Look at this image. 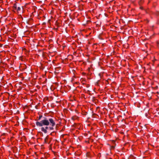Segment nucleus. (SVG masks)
<instances>
[{
	"label": "nucleus",
	"instance_id": "4",
	"mask_svg": "<svg viewBox=\"0 0 159 159\" xmlns=\"http://www.w3.org/2000/svg\"><path fill=\"white\" fill-rule=\"evenodd\" d=\"M53 126H52V127H49V129L50 130H53L54 129Z\"/></svg>",
	"mask_w": 159,
	"mask_h": 159
},
{
	"label": "nucleus",
	"instance_id": "5",
	"mask_svg": "<svg viewBox=\"0 0 159 159\" xmlns=\"http://www.w3.org/2000/svg\"><path fill=\"white\" fill-rule=\"evenodd\" d=\"M21 8L20 7H18L17 9V10L18 11H19L20 10Z\"/></svg>",
	"mask_w": 159,
	"mask_h": 159
},
{
	"label": "nucleus",
	"instance_id": "9",
	"mask_svg": "<svg viewBox=\"0 0 159 159\" xmlns=\"http://www.w3.org/2000/svg\"><path fill=\"white\" fill-rule=\"evenodd\" d=\"M37 106H35V107L36 109H37Z\"/></svg>",
	"mask_w": 159,
	"mask_h": 159
},
{
	"label": "nucleus",
	"instance_id": "7",
	"mask_svg": "<svg viewBox=\"0 0 159 159\" xmlns=\"http://www.w3.org/2000/svg\"><path fill=\"white\" fill-rule=\"evenodd\" d=\"M47 139V138H45V142H46V139Z\"/></svg>",
	"mask_w": 159,
	"mask_h": 159
},
{
	"label": "nucleus",
	"instance_id": "3",
	"mask_svg": "<svg viewBox=\"0 0 159 159\" xmlns=\"http://www.w3.org/2000/svg\"><path fill=\"white\" fill-rule=\"evenodd\" d=\"M13 8L15 9H16L17 8V5L16 3H15L13 5Z\"/></svg>",
	"mask_w": 159,
	"mask_h": 159
},
{
	"label": "nucleus",
	"instance_id": "2",
	"mask_svg": "<svg viewBox=\"0 0 159 159\" xmlns=\"http://www.w3.org/2000/svg\"><path fill=\"white\" fill-rule=\"evenodd\" d=\"M49 129V127L47 126L45 128L42 127L41 128V130L44 133H47V129Z\"/></svg>",
	"mask_w": 159,
	"mask_h": 159
},
{
	"label": "nucleus",
	"instance_id": "6",
	"mask_svg": "<svg viewBox=\"0 0 159 159\" xmlns=\"http://www.w3.org/2000/svg\"><path fill=\"white\" fill-rule=\"evenodd\" d=\"M89 22H90L89 20H87L86 21V24H84V25H85L86 24H87Z\"/></svg>",
	"mask_w": 159,
	"mask_h": 159
},
{
	"label": "nucleus",
	"instance_id": "8",
	"mask_svg": "<svg viewBox=\"0 0 159 159\" xmlns=\"http://www.w3.org/2000/svg\"><path fill=\"white\" fill-rule=\"evenodd\" d=\"M112 148H115V146H112Z\"/></svg>",
	"mask_w": 159,
	"mask_h": 159
},
{
	"label": "nucleus",
	"instance_id": "1",
	"mask_svg": "<svg viewBox=\"0 0 159 159\" xmlns=\"http://www.w3.org/2000/svg\"><path fill=\"white\" fill-rule=\"evenodd\" d=\"M41 118L42 120L40 121H37L36 125L39 127H42L43 125L48 126L49 125L54 126L56 125L55 122V119L50 116H43L42 115L39 116L38 120H40Z\"/></svg>",
	"mask_w": 159,
	"mask_h": 159
}]
</instances>
